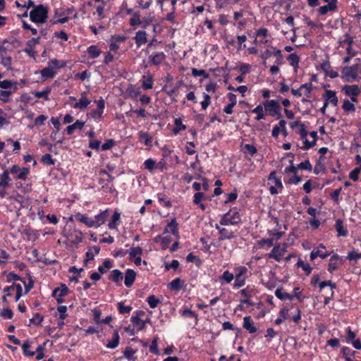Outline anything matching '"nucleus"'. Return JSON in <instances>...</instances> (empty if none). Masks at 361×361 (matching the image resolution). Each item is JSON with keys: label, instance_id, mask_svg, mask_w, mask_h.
<instances>
[{"label": "nucleus", "instance_id": "nucleus-1", "mask_svg": "<svg viewBox=\"0 0 361 361\" xmlns=\"http://www.w3.org/2000/svg\"><path fill=\"white\" fill-rule=\"evenodd\" d=\"M48 8L42 4H39L30 12V20L35 23H44L48 18Z\"/></svg>", "mask_w": 361, "mask_h": 361}, {"label": "nucleus", "instance_id": "nucleus-2", "mask_svg": "<svg viewBox=\"0 0 361 361\" xmlns=\"http://www.w3.org/2000/svg\"><path fill=\"white\" fill-rule=\"evenodd\" d=\"M263 106L264 110L268 113L269 116L276 117L277 119H279L282 117L281 113V106L278 100L267 99L263 102Z\"/></svg>", "mask_w": 361, "mask_h": 361}, {"label": "nucleus", "instance_id": "nucleus-3", "mask_svg": "<svg viewBox=\"0 0 361 361\" xmlns=\"http://www.w3.org/2000/svg\"><path fill=\"white\" fill-rule=\"evenodd\" d=\"M235 272V282L233 288H240L245 284L246 274L248 272V269L245 266H240L234 268Z\"/></svg>", "mask_w": 361, "mask_h": 361}, {"label": "nucleus", "instance_id": "nucleus-4", "mask_svg": "<svg viewBox=\"0 0 361 361\" xmlns=\"http://www.w3.org/2000/svg\"><path fill=\"white\" fill-rule=\"evenodd\" d=\"M287 245L283 243L282 246L280 244L275 245L271 252L267 255L268 258L274 259L276 262H280L284 253L286 252Z\"/></svg>", "mask_w": 361, "mask_h": 361}, {"label": "nucleus", "instance_id": "nucleus-5", "mask_svg": "<svg viewBox=\"0 0 361 361\" xmlns=\"http://www.w3.org/2000/svg\"><path fill=\"white\" fill-rule=\"evenodd\" d=\"M360 64L356 63L351 66H345L342 69L343 78H345L347 80L349 79L355 80L357 77L359 71Z\"/></svg>", "mask_w": 361, "mask_h": 361}, {"label": "nucleus", "instance_id": "nucleus-6", "mask_svg": "<svg viewBox=\"0 0 361 361\" xmlns=\"http://www.w3.org/2000/svg\"><path fill=\"white\" fill-rule=\"evenodd\" d=\"M9 173L16 175L15 178L25 180L30 172V169L27 167L20 168L18 165H13L8 170Z\"/></svg>", "mask_w": 361, "mask_h": 361}, {"label": "nucleus", "instance_id": "nucleus-7", "mask_svg": "<svg viewBox=\"0 0 361 361\" xmlns=\"http://www.w3.org/2000/svg\"><path fill=\"white\" fill-rule=\"evenodd\" d=\"M322 98L324 99V102L328 105L331 104L333 106H338V99L336 96V91L326 90L325 92L322 94Z\"/></svg>", "mask_w": 361, "mask_h": 361}, {"label": "nucleus", "instance_id": "nucleus-8", "mask_svg": "<svg viewBox=\"0 0 361 361\" xmlns=\"http://www.w3.org/2000/svg\"><path fill=\"white\" fill-rule=\"evenodd\" d=\"M95 102L97 103V109H93L90 114L93 119L99 120L102 118L104 109L105 108V102L102 97H100L99 99L95 100Z\"/></svg>", "mask_w": 361, "mask_h": 361}, {"label": "nucleus", "instance_id": "nucleus-9", "mask_svg": "<svg viewBox=\"0 0 361 361\" xmlns=\"http://www.w3.org/2000/svg\"><path fill=\"white\" fill-rule=\"evenodd\" d=\"M338 10V0H332L329 4L320 6L317 12L320 16H325L328 12H335Z\"/></svg>", "mask_w": 361, "mask_h": 361}, {"label": "nucleus", "instance_id": "nucleus-10", "mask_svg": "<svg viewBox=\"0 0 361 361\" xmlns=\"http://www.w3.org/2000/svg\"><path fill=\"white\" fill-rule=\"evenodd\" d=\"M343 260L340 258L338 254H334L329 259L328 264V271L332 274L334 271L337 270L340 265L343 264Z\"/></svg>", "mask_w": 361, "mask_h": 361}, {"label": "nucleus", "instance_id": "nucleus-11", "mask_svg": "<svg viewBox=\"0 0 361 361\" xmlns=\"http://www.w3.org/2000/svg\"><path fill=\"white\" fill-rule=\"evenodd\" d=\"M171 233L173 235L179 238L178 224L175 218H173L170 222L168 223L166 227L164 230V233Z\"/></svg>", "mask_w": 361, "mask_h": 361}, {"label": "nucleus", "instance_id": "nucleus-12", "mask_svg": "<svg viewBox=\"0 0 361 361\" xmlns=\"http://www.w3.org/2000/svg\"><path fill=\"white\" fill-rule=\"evenodd\" d=\"M137 274L132 269H128L125 272L124 283L128 288H130L134 283Z\"/></svg>", "mask_w": 361, "mask_h": 361}, {"label": "nucleus", "instance_id": "nucleus-13", "mask_svg": "<svg viewBox=\"0 0 361 361\" xmlns=\"http://www.w3.org/2000/svg\"><path fill=\"white\" fill-rule=\"evenodd\" d=\"M342 91L348 97L359 96L360 94V89L357 85H345L342 87Z\"/></svg>", "mask_w": 361, "mask_h": 361}, {"label": "nucleus", "instance_id": "nucleus-14", "mask_svg": "<svg viewBox=\"0 0 361 361\" xmlns=\"http://www.w3.org/2000/svg\"><path fill=\"white\" fill-rule=\"evenodd\" d=\"M141 314H144V312L142 311H137L136 316H133L130 318V321L133 324V325L137 326V331L143 330L146 326V322H144V320H142L140 318V315Z\"/></svg>", "mask_w": 361, "mask_h": 361}, {"label": "nucleus", "instance_id": "nucleus-15", "mask_svg": "<svg viewBox=\"0 0 361 361\" xmlns=\"http://www.w3.org/2000/svg\"><path fill=\"white\" fill-rule=\"evenodd\" d=\"M166 59V54L163 51L156 52L149 56V63L159 66Z\"/></svg>", "mask_w": 361, "mask_h": 361}, {"label": "nucleus", "instance_id": "nucleus-16", "mask_svg": "<svg viewBox=\"0 0 361 361\" xmlns=\"http://www.w3.org/2000/svg\"><path fill=\"white\" fill-rule=\"evenodd\" d=\"M109 280L115 283L117 286L121 285L123 279V273L118 269H114L111 271L108 277Z\"/></svg>", "mask_w": 361, "mask_h": 361}, {"label": "nucleus", "instance_id": "nucleus-17", "mask_svg": "<svg viewBox=\"0 0 361 361\" xmlns=\"http://www.w3.org/2000/svg\"><path fill=\"white\" fill-rule=\"evenodd\" d=\"M133 39L137 47H140L147 42V33L144 30L137 31Z\"/></svg>", "mask_w": 361, "mask_h": 361}, {"label": "nucleus", "instance_id": "nucleus-18", "mask_svg": "<svg viewBox=\"0 0 361 361\" xmlns=\"http://www.w3.org/2000/svg\"><path fill=\"white\" fill-rule=\"evenodd\" d=\"M90 102L91 101L87 98L86 93L84 92L81 94V97L80 98L79 102L73 104L72 106L74 109H80L82 110L86 109Z\"/></svg>", "mask_w": 361, "mask_h": 361}, {"label": "nucleus", "instance_id": "nucleus-19", "mask_svg": "<svg viewBox=\"0 0 361 361\" xmlns=\"http://www.w3.org/2000/svg\"><path fill=\"white\" fill-rule=\"evenodd\" d=\"M243 326L250 334H254L257 331V328L250 316H246L243 318Z\"/></svg>", "mask_w": 361, "mask_h": 361}, {"label": "nucleus", "instance_id": "nucleus-20", "mask_svg": "<svg viewBox=\"0 0 361 361\" xmlns=\"http://www.w3.org/2000/svg\"><path fill=\"white\" fill-rule=\"evenodd\" d=\"M107 217H108V209L101 212L99 214L96 215L94 216V219H93L94 224H95V228H98L99 226H100L101 225L104 224Z\"/></svg>", "mask_w": 361, "mask_h": 361}, {"label": "nucleus", "instance_id": "nucleus-21", "mask_svg": "<svg viewBox=\"0 0 361 361\" xmlns=\"http://www.w3.org/2000/svg\"><path fill=\"white\" fill-rule=\"evenodd\" d=\"M69 292L68 288L66 286V284L61 283L59 287L56 288L54 289L52 292V296L53 297H64L66 296Z\"/></svg>", "mask_w": 361, "mask_h": 361}, {"label": "nucleus", "instance_id": "nucleus-22", "mask_svg": "<svg viewBox=\"0 0 361 361\" xmlns=\"http://www.w3.org/2000/svg\"><path fill=\"white\" fill-rule=\"evenodd\" d=\"M236 238V235L233 231H228L226 228H222L221 233L219 235V241H223L224 240H230Z\"/></svg>", "mask_w": 361, "mask_h": 361}, {"label": "nucleus", "instance_id": "nucleus-23", "mask_svg": "<svg viewBox=\"0 0 361 361\" xmlns=\"http://www.w3.org/2000/svg\"><path fill=\"white\" fill-rule=\"evenodd\" d=\"M310 135L313 138V140L312 142H310L308 140L305 139V140L303 142L304 145L302 147V149L304 150H307L313 147L316 145V142L318 139L317 132L312 131L310 133Z\"/></svg>", "mask_w": 361, "mask_h": 361}, {"label": "nucleus", "instance_id": "nucleus-24", "mask_svg": "<svg viewBox=\"0 0 361 361\" xmlns=\"http://www.w3.org/2000/svg\"><path fill=\"white\" fill-rule=\"evenodd\" d=\"M335 228L338 232V236L345 237L348 235V231L343 226V221L338 219L336 221Z\"/></svg>", "mask_w": 361, "mask_h": 361}, {"label": "nucleus", "instance_id": "nucleus-25", "mask_svg": "<svg viewBox=\"0 0 361 361\" xmlns=\"http://www.w3.org/2000/svg\"><path fill=\"white\" fill-rule=\"evenodd\" d=\"M87 53L90 59H96L102 54L101 49L97 45H91L87 47Z\"/></svg>", "mask_w": 361, "mask_h": 361}, {"label": "nucleus", "instance_id": "nucleus-26", "mask_svg": "<svg viewBox=\"0 0 361 361\" xmlns=\"http://www.w3.org/2000/svg\"><path fill=\"white\" fill-rule=\"evenodd\" d=\"M99 251L100 247L99 246L94 245L90 247L85 254L86 258L84 261L85 264H86L89 260H93L94 255H98L99 253Z\"/></svg>", "mask_w": 361, "mask_h": 361}, {"label": "nucleus", "instance_id": "nucleus-27", "mask_svg": "<svg viewBox=\"0 0 361 361\" xmlns=\"http://www.w3.org/2000/svg\"><path fill=\"white\" fill-rule=\"evenodd\" d=\"M183 285L184 281L180 278H176L168 284V288L171 290L178 291L183 288Z\"/></svg>", "mask_w": 361, "mask_h": 361}, {"label": "nucleus", "instance_id": "nucleus-28", "mask_svg": "<svg viewBox=\"0 0 361 361\" xmlns=\"http://www.w3.org/2000/svg\"><path fill=\"white\" fill-rule=\"evenodd\" d=\"M121 214L116 211L114 212L111 221L108 224V227L110 229H117L118 225L120 223Z\"/></svg>", "mask_w": 361, "mask_h": 361}, {"label": "nucleus", "instance_id": "nucleus-29", "mask_svg": "<svg viewBox=\"0 0 361 361\" xmlns=\"http://www.w3.org/2000/svg\"><path fill=\"white\" fill-rule=\"evenodd\" d=\"M11 178L9 177L8 169H5L0 175V187L6 188L9 185Z\"/></svg>", "mask_w": 361, "mask_h": 361}, {"label": "nucleus", "instance_id": "nucleus-30", "mask_svg": "<svg viewBox=\"0 0 361 361\" xmlns=\"http://www.w3.org/2000/svg\"><path fill=\"white\" fill-rule=\"evenodd\" d=\"M234 279V274L228 270L224 271L223 274L219 276V281L221 285L231 283Z\"/></svg>", "mask_w": 361, "mask_h": 361}, {"label": "nucleus", "instance_id": "nucleus-31", "mask_svg": "<svg viewBox=\"0 0 361 361\" xmlns=\"http://www.w3.org/2000/svg\"><path fill=\"white\" fill-rule=\"evenodd\" d=\"M84 125H85V122H83L80 120H77L73 124L69 125L66 128L67 134L71 135L73 133V132L75 129L81 130L83 128Z\"/></svg>", "mask_w": 361, "mask_h": 361}, {"label": "nucleus", "instance_id": "nucleus-32", "mask_svg": "<svg viewBox=\"0 0 361 361\" xmlns=\"http://www.w3.org/2000/svg\"><path fill=\"white\" fill-rule=\"evenodd\" d=\"M40 73L44 80L47 78H53L56 74V72L51 67L48 66L41 70Z\"/></svg>", "mask_w": 361, "mask_h": 361}, {"label": "nucleus", "instance_id": "nucleus-33", "mask_svg": "<svg viewBox=\"0 0 361 361\" xmlns=\"http://www.w3.org/2000/svg\"><path fill=\"white\" fill-rule=\"evenodd\" d=\"M142 87L144 90H149L153 87V75L151 73L143 76Z\"/></svg>", "mask_w": 361, "mask_h": 361}, {"label": "nucleus", "instance_id": "nucleus-34", "mask_svg": "<svg viewBox=\"0 0 361 361\" xmlns=\"http://www.w3.org/2000/svg\"><path fill=\"white\" fill-rule=\"evenodd\" d=\"M140 17L141 15L139 11L134 12L132 15V17L129 20L130 25L134 27L140 25L142 24V20Z\"/></svg>", "mask_w": 361, "mask_h": 361}, {"label": "nucleus", "instance_id": "nucleus-35", "mask_svg": "<svg viewBox=\"0 0 361 361\" xmlns=\"http://www.w3.org/2000/svg\"><path fill=\"white\" fill-rule=\"evenodd\" d=\"M76 217L78 221L83 223L87 226H88L90 228L95 227V224H94L93 219L90 218L84 214H78Z\"/></svg>", "mask_w": 361, "mask_h": 361}, {"label": "nucleus", "instance_id": "nucleus-36", "mask_svg": "<svg viewBox=\"0 0 361 361\" xmlns=\"http://www.w3.org/2000/svg\"><path fill=\"white\" fill-rule=\"evenodd\" d=\"M119 340H120V337H119L118 332L117 331H115L114 332L112 339L111 341H108V343L106 345V348H111V349L116 348L119 344Z\"/></svg>", "mask_w": 361, "mask_h": 361}, {"label": "nucleus", "instance_id": "nucleus-37", "mask_svg": "<svg viewBox=\"0 0 361 361\" xmlns=\"http://www.w3.org/2000/svg\"><path fill=\"white\" fill-rule=\"evenodd\" d=\"M51 89L49 87H46L42 91H35L32 94L37 98H44L45 100H49V94L51 93Z\"/></svg>", "mask_w": 361, "mask_h": 361}, {"label": "nucleus", "instance_id": "nucleus-38", "mask_svg": "<svg viewBox=\"0 0 361 361\" xmlns=\"http://www.w3.org/2000/svg\"><path fill=\"white\" fill-rule=\"evenodd\" d=\"M342 109L346 114L355 113V106L353 103L348 99H344L342 105Z\"/></svg>", "mask_w": 361, "mask_h": 361}, {"label": "nucleus", "instance_id": "nucleus-39", "mask_svg": "<svg viewBox=\"0 0 361 361\" xmlns=\"http://www.w3.org/2000/svg\"><path fill=\"white\" fill-rule=\"evenodd\" d=\"M128 253L129 254L130 260H133L139 256H142L143 250L140 247H133L128 250Z\"/></svg>", "mask_w": 361, "mask_h": 361}, {"label": "nucleus", "instance_id": "nucleus-40", "mask_svg": "<svg viewBox=\"0 0 361 361\" xmlns=\"http://www.w3.org/2000/svg\"><path fill=\"white\" fill-rule=\"evenodd\" d=\"M264 106L262 104L257 105L254 109L251 110V113L257 114V116L255 118L256 121L264 119L265 114H264Z\"/></svg>", "mask_w": 361, "mask_h": 361}, {"label": "nucleus", "instance_id": "nucleus-41", "mask_svg": "<svg viewBox=\"0 0 361 361\" xmlns=\"http://www.w3.org/2000/svg\"><path fill=\"white\" fill-rule=\"evenodd\" d=\"M175 127L173 129V133L175 135H177L180 133V131L185 130L186 126L183 124L182 119L180 118H177L174 121Z\"/></svg>", "mask_w": 361, "mask_h": 361}, {"label": "nucleus", "instance_id": "nucleus-42", "mask_svg": "<svg viewBox=\"0 0 361 361\" xmlns=\"http://www.w3.org/2000/svg\"><path fill=\"white\" fill-rule=\"evenodd\" d=\"M296 266L298 268H302V270L305 271L307 276L310 275L312 270V268L311 267L310 264L308 263H305L300 258H299V259L298 260Z\"/></svg>", "mask_w": 361, "mask_h": 361}, {"label": "nucleus", "instance_id": "nucleus-43", "mask_svg": "<svg viewBox=\"0 0 361 361\" xmlns=\"http://www.w3.org/2000/svg\"><path fill=\"white\" fill-rule=\"evenodd\" d=\"M49 66L54 68H61L66 66V62L63 61H59L56 59H51L49 63Z\"/></svg>", "mask_w": 361, "mask_h": 361}, {"label": "nucleus", "instance_id": "nucleus-44", "mask_svg": "<svg viewBox=\"0 0 361 361\" xmlns=\"http://www.w3.org/2000/svg\"><path fill=\"white\" fill-rule=\"evenodd\" d=\"M147 302L149 305V306L154 309L157 307V305L161 302V300L157 298L154 295H151L148 296L147 298Z\"/></svg>", "mask_w": 361, "mask_h": 361}, {"label": "nucleus", "instance_id": "nucleus-45", "mask_svg": "<svg viewBox=\"0 0 361 361\" xmlns=\"http://www.w3.org/2000/svg\"><path fill=\"white\" fill-rule=\"evenodd\" d=\"M113 267L112 262L110 259H105L103 262V266L98 267V271L100 274H105L107 269H110Z\"/></svg>", "mask_w": 361, "mask_h": 361}, {"label": "nucleus", "instance_id": "nucleus-46", "mask_svg": "<svg viewBox=\"0 0 361 361\" xmlns=\"http://www.w3.org/2000/svg\"><path fill=\"white\" fill-rule=\"evenodd\" d=\"M41 161L47 166H53L56 163V160L52 159L50 154H45L41 158Z\"/></svg>", "mask_w": 361, "mask_h": 361}, {"label": "nucleus", "instance_id": "nucleus-47", "mask_svg": "<svg viewBox=\"0 0 361 361\" xmlns=\"http://www.w3.org/2000/svg\"><path fill=\"white\" fill-rule=\"evenodd\" d=\"M181 315L183 317H190V318H194L195 319V323H197L198 321V316L197 314L192 310L190 309H185L181 312Z\"/></svg>", "mask_w": 361, "mask_h": 361}, {"label": "nucleus", "instance_id": "nucleus-48", "mask_svg": "<svg viewBox=\"0 0 361 361\" xmlns=\"http://www.w3.org/2000/svg\"><path fill=\"white\" fill-rule=\"evenodd\" d=\"M319 291H322L325 287L329 286L331 288V290L336 288V285L335 283H333L331 281H320L318 284Z\"/></svg>", "mask_w": 361, "mask_h": 361}, {"label": "nucleus", "instance_id": "nucleus-49", "mask_svg": "<svg viewBox=\"0 0 361 361\" xmlns=\"http://www.w3.org/2000/svg\"><path fill=\"white\" fill-rule=\"evenodd\" d=\"M268 180H273L276 187L283 188V184L281 179L276 176V171H272L269 173Z\"/></svg>", "mask_w": 361, "mask_h": 361}, {"label": "nucleus", "instance_id": "nucleus-50", "mask_svg": "<svg viewBox=\"0 0 361 361\" xmlns=\"http://www.w3.org/2000/svg\"><path fill=\"white\" fill-rule=\"evenodd\" d=\"M230 221L232 222V225H237L241 222V216L238 212L235 211L229 216Z\"/></svg>", "mask_w": 361, "mask_h": 361}, {"label": "nucleus", "instance_id": "nucleus-51", "mask_svg": "<svg viewBox=\"0 0 361 361\" xmlns=\"http://www.w3.org/2000/svg\"><path fill=\"white\" fill-rule=\"evenodd\" d=\"M136 353V350L133 349L131 347L128 346L125 348L123 352L124 356L128 360H135L136 357H133V355Z\"/></svg>", "mask_w": 361, "mask_h": 361}, {"label": "nucleus", "instance_id": "nucleus-52", "mask_svg": "<svg viewBox=\"0 0 361 361\" xmlns=\"http://www.w3.org/2000/svg\"><path fill=\"white\" fill-rule=\"evenodd\" d=\"M287 60L292 66H298L300 58L295 53H293L287 57Z\"/></svg>", "mask_w": 361, "mask_h": 361}, {"label": "nucleus", "instance_id": "nucleus-53", "mask_svg": "<svg viewBox=\"0 0 361 361\" xmlns=\"http://www.w3.org/2000/svg\"><path fill=\"white\" fill-rule=\"evenodd\" d=\"M157 198L160 203H163L166 207H171L172 206L171 202L169 200L166 199V195L164 193H158Z\"/></svg>", "mask_w": 361, "mask_h": 361}, {"label": "nucleus", "instance_id": "nucleus-54", "mask_svg": "<svg viewBox=\"0 0 361 361\" xmlns=\"http://www.w3.org/2000/svg\"><path fill=\"white\" fill-rule=\"evenodd\" d=\"M18 84L17 82L14 81L12 82L9 80H4L2 81H0V87L3 89H8L11 87L13 85H15L14 90L17 89L16 85Z\"/></svg>", "mask_w": 361, "mask_h": 361}, {"label": "nucleus", "instance_id": "nucleus-55", "mask_svg": "<svg viewBox=\"0 0 361 361\" xmlns=\"http://www.w3.org/2000/svg\"><path fill=\"white\" fill-rule=\"evenodd\" d=\"M192 75L194 77H199V76H203L204 79L208 78L209 75L204 70H198L195 68H192Z\"/></svg>", "mask_w": 361, "mask_h": 361}, {"label": "nucleus", "instance_id": "nucleus-56", "mask_svg": "<svg viewBox=\"0 0 361 361\" xmlns=\"http://www.w3.org/2000/svg\"><path fill=\"white\" fill-rule=\"evenodd\" d=\"M301 88L305 90V91L304 92V94L307 97H311V94H312V81L301 85Z\"/></svg>", "mask_w": 361, "mask_h": 361}, {"label": "nucleus", "instance_id": "nucleus-57", "mask_svg": "<svg viewBox=\"0 0 361 361\" xmlns=\"http://www.w3.org/2000/svg\"><path fill=\"white\" fill-rule=\"evenodd\" d=\"M361 258V253L357 252L355 250V249H352L348 254L347 259L352 261H357V259Z\"/></svg>", "mask_w": 361, "mask_h": 361}, {"label": "nucleus", "instance_id": "nucleus-58", "mask_svg": "<svg viewBox=\"0 0 361 361\" xmlns=\"http://www.w3.org/2000/svg\"><path fill=\"white\" fill-rule=\"evenodd\" d=\"M131 306H125L122 302L118 303V310L120 314H128L132 310Z\"/></svg>", "mask_w": 361, "mask_h": 361}, {"label": "nucleus", "instance_id": "nucleus-59", "mask_svg": "<svg viewBox=\"0 0 361 361\" xmlns=\"http://www.w3.org/2000/svg\"><path fill=\"white\" fill-rule=\"evenodd\" d=\"M1 63L6 67L8 70H11L12 59L11 56H4L1 58Z\"/></svg>", "mask_w": 361, "mask_h": 361}, {"label": "nucleus", "instance_id": "nucleus-60", "mask_svg": "<svg viewBox=\"0 0 361 361\" xmlns=\"http://www.w3.org/2000/svg\"><path fill=\"white\" fill-rule=\"evenodd\" d=\"M298 168L301 170H306L308 171H311L312 170V166L311 163L308 159L305 160L303 162H301L298 165Z\"/></svg>", "mask_w": 361, "mask_h": 361}, {"label": "nucleus", "instance_id": "nucleus-61", "mask_svg": "<svg viewBox=\"0 0 361 361\" xmlns=\"http://www.w3.org/2000/svg\"><path fill=\"white\" fill-rule=\"evenodd\" d=\"M258 245L260 247H264L267 245L268 247H271L274 245V239L273 238H262L258 241Z\"/></svg>", "mask_w": 361, "mask_h": 361}, {"label": "nucleus", "instance_id": "nucleus-62", "mask_svg": "<svg viewBox=\"0 0 361 361\" xmlns=\"http://www.w3.org/2000/svg\"><path fill=\"white\" fill-rule=\"evenodd\" d=\"M0 316L4 319H12L13 316V311L9 308H4L0 312Z\"/></svg>", "mask_w": 361, "mask_h": 361}, {"label": "nucleus", "instance_id": "nucleus-63", "mask_svg": "<svg viewBox=\"0 0 361 361\" xmlns=\"http://www.w3.org/2000/svg\"><path fill=\"white\" fill-rule=\"evenodd\" d=\"M43 319H44L43 316H42L39 313H37L35 314V316L32 319H30V323L33 324L37 326H39L42 322Z\"/></svg>", "mask_w": 361, "mask_h": 361}, {"label": "nucleus", "instance_id": "nucleus-64", "mask_svg": "<svg viewBox=\"0 0 361 361\" xmlns=\"http://www.w3.org/2000/svg\"><path fill=\"white\" fill-rule=\"evenodd\" d=\"M186 260L188 262L196 263L197 264H201L200 259L197 256L195 255L192 252H190L187 255Z\"/></svg>", "mask_w": 361, "mask_h": 361}]
</instances>
